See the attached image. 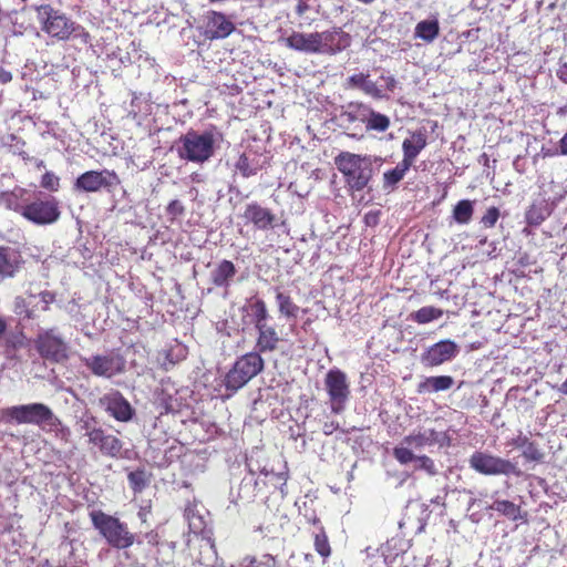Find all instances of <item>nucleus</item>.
Wrapping results in <instances>:
<instances>
[{
  "mask_svg": "<svg viewBox=\"0 0 567 567\" xmlns=\"http://www.w3.org/2000/svg\"><path fill=\"white\" fill-rule=\"evenodd\" d=\"M284 41L287 48L305 54L336 55L350 47L351 37L334 27L322 32L292 31Z\"/></svg>",
  "mask_w": 567,
  "mask_h": 567,
  "instance_id": "1",
  "label": "nucleus"
},
{
  "mask_svg": "<svg viewBox=\"0 0 567 567\" xmlns=\"http://www.w3.org/2000/svg\"><path fill=\"white\" fill-rule=\"evenodd\" d=\"M223 142L224 135L216 126L203 131L189 130L178 138L176 152L181 159L203 165L215 156Z\"/></svg>",
  "mask_w": 567,
  "mask_h": 567,
  "instance_id": "2",
  "label": "nucleus"
},
{
  "mask_svg": "<svg viewBox=\"0 0 567 567\" xmlns=\"http://www.w3.org/2000/svg\"><path fill=\"white\" fill-rule=\"evenodd\" d=\"M433 445L439 447L450 446L451 437L447 432L435 431L434 429L413 431L393 449V456L401 465H406L416 458L413 450H422L425 446Z\"/></svg>",
  "mask_w": 567,
  "mask_h": 567,
  "instance_id": "3",
  "label": "nucleus"
},
{
  "mask_svg": "<svg viewBox=\"0 0 567 567\" xmlns=\"http://www.w3.org/2000/svg\"><path fill=\"white\" fill-rule=\"evenodd\" d=\"M334 164L352 192L363 190L373 176V165L369 156L341 152L334 158Z\"/></svg>",
  "mask_w": 567,
  "mask_h": 567,
  "instance_id": "4",
  "label": "nucleus"
},
{
  "mask_svg": "<svg viewBox=\"0 0 567 567\" xmlns=\"http://www.w3.org/2000/svg\"><path fill=\"white\" fill-rule=\"evenodd\" d=\"M90 518L93 527L110 546L117 549H125L134 544V534H132L128 530L127 525L118 518L100 509L92 511L90 513Z\"/></svg>",
  "mask_w": 567,
  "mask_h": 567,
  "instance_id": "5",
  "label": "nucleus"
},
{
  "mask_svg": "<svg viewBox=\"0 0 567 567\" xmlns=\"http://www.w3.org/2000/svg\"><path fill=\"white\" fill-rule=\"evenodd\" d=\"M265 368V361L258 352H248L239 357L224 379L225 388L236 392L244 388Z\"/></svg>",
  "mask_w": 567,
  "mask_h": 567,
  "instance_id": "6",
  "label": "nucleus"
},
{
  "mask_svg": "<svg viewBox=\"0 0 567 567\" xmlns=\"http://www.w3.org/2000/svg\"><path fill=\"white\" fill-rule=\"evenodd\" d=\"M35 11L41 30L56 40H69L72 34L80 30L79 24L50 4L37 6Z\"/></svg>",
  "mask_w": 567,
  "mask_h": 567,
  "instance_id": "7",
  "label": "nucleus"
},
{
  "mask_svg": "<svg viewBox=\"0 0 567 567\" xmlns=\"http://www.w3.org/2000/svg\"><path fill=\"white\" fill-rule=\"evenodd\" d=\"M2 419L18 424L55 425L58 417L52 410L43 403L14 405L1 411Z\"/></svg>",
  "mask_w": 567,
  "mask_h": 567,
  "instance_id": "8",
  "label": "nucleus"
},
{
  "mask_svg": "<svg viewBox=\"0 0 567 567\" xmlns=\"http://www.w3.org/2000/svg\"><path fill=\"white\" fill-rule=\"evenodd\" d=\"M34 343L39 354L50 362L60 363L68 359V343L55 328L40 330Z\"/></svg>",
  "mask_w": 567,
  "mask_h": 567,
  "instance_id": "9",
  "label": "nucleus"
},
{
  "mask_svg": "<svg viewBox=\"0 0 567 567\" xmlns=\"http://www.w3.org/2000/svg\"><path fill=\"white\" fill-rule=\"evenodd\" d=\"M82 362L93 375L104 379L124 373L126 367L124 357L113 351L83 358Z\"/></svg>",
  "mask_w": 567,
  "mask_h": 567,
  "instance_id": "10",
  "label": "nucleus"
},
{
  "mask_svg": "<svg viewBox=\"0 0 567 567\" xmlns=\"http://www.w3.org/2000/svg\"><path fill=\"white\" fill-rule=\"evenodd\" d=\"M61 212L59 202L53 196L35 198L27 203L23 209V216L27 220L35 225H51L59 220Z\"/></svg>",
  "mask_w": 567,
  "mask_h": 567,
  "instance_id": "11",
  "label": "nucleus"
},
{
  "mask_svg": "<svg viewBox=\"0 0 567 567\" xmlns=\"http://www.w3.org/2000/svg\"><path fill=\"white\" fill-rule=\"evenodd\" d=\"M324 385L330 399L331 411L336 414L341 413L350 395L347 374L339 369H331L326 374Z\"/></svg>",
  "mask_w": 567,
  "mask_h": 567,
  "instance_id": "12",
  "label": "nucleus"
},
{
  "mask_svg": "<svg viewBox=\"0 0 567 567\" xmlns=\"http://www.w3.org/2000/svg\"><path fill=\"white\" fill-rule=\"evenodd\" d=\"M470 466L483 475L518 474L517 467L509 460L488 453L475 452L470 457Z\"/></svg>",
  "mask_w": 567,
  "mask_h": 567,
  "instance_id": "13",
  "label": "nucleus"
},
{
  "mask_svg": "<svg viewBox=\"0 0 567 567\" xmlns=\"http://www.w3.org/2000/svg\"><path fill=\"white\" fill-rule=\"evenodd\" d=\"M460 352L458 344L444 339L427 347L420 355L421 363L426 368H434L452 361Z\"/></svg>",
  "mask_w": 567,
  "mask_h": 567,
  "instance_id": "14",
  "label": "nucleus"
},
{
  "mask_svg": "<svg viewBox=\"0 0 567 567\" xmlns=\"http://www.w3.org/2000/svg\"><path fill=\"white\" fill-rule=\"evenodd\" d=\"M99 406L118 422H130L135 415L131 403L117 390H111L99 399Z\"/></svg>",
  "mask_w": 567,
  "mask_h": 567,
  "instance_id": "15",
  "label": "nucleus"
},
{
  "mask_svg": "<svg viewBox=\"0 0 567 567\" xmlns=\"http://www.w3.org/2000/svg\"><path fill=\"white\" fill-rule=\"evenodd\" d=\"M117 183V175L113 171H87L76 178L74 187L78 190L95 193L103 188H110Z\"/></svg>",
  "mask_w": 567,
  "mask_h": 567,
  "instance_id": "16",
  "label": "nucleus"
},
{
  "mask_svg": "<svg viewBox=\"0 0 567 567\" xmlns=\"http://www.w3.org/2000/svg\"><path fill=\"white\" fill-rule=\"evenodd\" d=\"M200 29L206 39L218 40L230 35L235 30V24L224 13L208 11L203 16Z\"/></svg>",
  "mask_w": 567,
  "mask_h": 567,
  "instance_id": "17",
  "label": "nucleus"
},
{
  "mask_svg": "<svg viewBox=\"0 0 567 567\" xmlns=\"http://www.w3.org/2000/svg\"><path fill=\"white\" fill-rule=\"evenodd\" d=\"M25 260L22 252L11 246H0V281L16 278Z\"/></svg>",
  "mask_w": 567,
  "mask_h": 567,
  "instance_id": "18",
  "label": "nucleus"
},
{
  "mask_svg": "<svg viewBox=\"0 0 567 567\" xmlns=\"http://www.w3.org/2000/svg\"><path fill=\"white\" fill-rule=\"evenodd\" d=\"M243 218L246 223L252 224L258 230L272 229L276 226L277 217L268 208L261 206L257 202L246 205Z\"/></svg>",
  "mask_w": 567,
  "mask_h": 567,
  "instance_id": "19",
  "label": "nucleus"
},
{
  "mask_svg": "<svg viewBox=\"0 0 567 567\" xmlns=\"http://www.w3.org/2000/svg\"><path fill=\"white\" fill-rule=\"evenodd\" d=\"M89 442L97 446L103 455L109 457L118 458L123 449V442L104 432V430H92L89 433Z\"/></svg>",
  "mask_w": 567,
  "mask_h": 567,
  "instance_id": "20",
  "label": "nucleus"
},
{
  "mask_svg": "<svg viewBox=\"0 0 567 567\" xmlns=\"http://www.w3.org/2000/svg\"><path fill=\"white\" fill-rule=\"evenodd\" d=\"M426 145L427 137L423 131L419 130L415 132H411L409 137H406L402 143V162L412 167L415 159L417 158L420 153L426 147Z\"/></svg>",
  "mask_w": 567,
  "mask_h": 567,
  "instance_id": "21",
  "label": "nucleus"
},
{
  "mask_svg": "<svg viewBox=\"0 0 567 567\" xmlns=\"http://www.w3.org/2000/svg\"><path fill=\"white\" fill-rule=\"evenodd\" d=\"M266 161L254 151L244 152L239 155L235 163V171L243 177L249 178L255 176L265 167Z\"/></svg>",
  "mask_w": 567,
  "mask_h": 567,
  "instance_id": "22",
  "label": "nucleus"
},
{
  "mask_svg": "<svg viewBox=\"0 0 567 567\" xmlns=\"http://www.w3.org/2000/svg\"><path fill=\"white\" fill-rule=\"evenodd\" d=\"M258 337L256 340L255 351L258 354L272 352L278 348L280 338L275 327L270 324L259 326L256 328Z\"/></svg>",
  "mask_w": 567,
  "mask_h": 567,
  "instance_id": "23",
  "label": "nucleus"
},
{
  "mask_svg": "<svg viewBox=\"0 0 567 567\" xmlns=\"http://www.w3.org/2000/svg\"><path fill=\"white\" fill-rule=\"evenodd\" d=\"M29 192L22 187L0 193V205L23 216V209L29 202Z\"/></svg>",
  "mask_w": 567,
  "mask_h": 567,
  "instance_id": "24",
  "label": "nucleus"
},
{
  "mask_svg": "<svg viewBox=\"0 0 567 567\" xmlns=\"http://www.w3.org/2000/svg\"><path fill=\"white\" fill-rule=\"evenodd\" d=\"M236 272L235 265L224 259L210 271V281L215 287L228 288Z\"/></svg>",
  "mask_w": 567,
  "mask_h": 567,
  "instance_id": "25",
  "label": "nucleus"
},
{
  "mask_svg": "<svg viewBox=\"0 0 567 567\" xmlns=\"http://www.w3.org/2000/svg\"><path fill=\"white\" fill-rule=\"evenodd\" d=\"M454 385V379L450 375L427 377L417 385L419 393H434L447 391Z\"/></svg>",
  "mask_w": 567,
  "mask_h": 567,
  "instance_id": "26",
  "label": "nucleus"
},
{
  "mask_svg": "<svg viewBox=\"0 0 567 567\" xmlns=\"http://www.w3.org/2000/svg\"><path fill=\"white\" fill-rule=\"evenodd\" d=\"M369 105L361 102H350L340 113V117L343 122L354 123L357 121L365 123Z\"/></svg>",
  "mask_w": 567,
  "mask_h": 567,
  "instance_id": "27",
  "label": "nucleus"
},
{
  "mask_svg": "<svg viewBox=\"0 0 567 567\" xmlns=\"http://www.w3.org/2000/svg\"><path fill=\"white\" fill-rule=\"evenodd\" d=\"M512 444L516 447L523 449V456L527 461L539 462L544 457V454L538 449L537 444L530 442L526 435L519 434L512 440Z\"/></svg>",
  "mask_w": 567,
  "mask_h": 567,
  "instance_id": "28",
  "label": "nucleus"
},
{
  "mask_svg": "<svg viewBox=\"0 0 567 567\" xmlns=\"http://www.w3.org/2000/svg\"><path fill=\"white\" fill-rule=\"evenodd\" d=\"M411 168L408 164L402 161L392 169L384 172L383 174V189L391 192L396 185L404 178L408 171Z\"/></svg>",
  "mask_w": 567,
  "mask_h": 567,
  "instance_id": "29",
  "label": "nucleus"
},
{
  "mask_svg": "<svg viewBox=\"0 0 567 567\" xmlns=\"http://www.w3.org/2000/svg\"><path fill=\"white\" fill-rule=\"evenodd\" d=\"M247 309L250 311L249 315L251 317L255 329L259 326L268 324L269 312L262 299H251Z\"/></svg>",
  "mask_w": 567,
  "mask_h": 567,
  "instance_id": "30",
  "label": "nucleus"
},
{
  "mask_svg": "<svg viewBox=\"0 0 567 567\" xmlns=\"http://www.w3.org/2000/svg\"><path fill=\"white\" fill-rule=\"evenodd\" d=\"M491 509L498 512L501 515L507 517L511 520L523 519L520 506L506 499H496L491 506Z\"/></svg>",
  "mask_w": 567,
  "mask_h": 567,
  "instance_id": "31",
  "label": "nucleus"
},
{
  "mask_svg": "<svg viewBox=\"0 0 567 567\" xmlns=\"http://www.w3.org/2000/svg\"><path fill=\"white\" fill-rule=\"evenodd\" d=\"M439 32L440 25L437 20H423L416 24L414 35L426 42H432L439 35Z\"/></svg>",
  "mask_w": 567,
  "mask_h": 567,
  "instance_id": "32",
  "label": "nucleus"
},
{
  "mask_svg": "<svg viewBox=\"0 0 567 567\" xmlns=\"http://www.w3.org/2000/svg\"><path fill=\"white\" fill-rule=\"evenodd\" d=\"M474 213V202L470 199L460 200L453 208V219L461 225H466L471 221Z\"/></svg>",
  "mask_w": 567,
  "mask_h": 567,
  "instance_id": "33",
  "label": "nucleus"
},
{
  "mask_svg": "<svg viewBox=\"0 0 567 567\" xmlns=\"http://www.w3.org/2000/svg\"><path fill=\"white\" fill-rule=\"evenodd\" d=\"M365 127L368 131H375L380 133L385 132L390 127V118L386 115L375 112L373 109L369 107L365 118Z\"/></svg>",
  "mask_w": 567,
  "mask_h": 567,
  "instance_id": "34",
  "label": "nucleus"
},
{
  "mask_svg": "<svg viewBox=\"0 0 567 567\" xmlns=\"http://www.w3.org/2000/svg\"><path fill=\"white\" fill-rule=\"evenodd\" d=\"M258 486V481L255 478V473L249 468V474L246 475L239 485L238 497L245 502H251L255 498V489Z\"/></svg>",
  "mask_w": 567,
  "mask_h": 567,
  "instance_id": "35",
  "label": "nucleus"
},
{
  "mask_svg": "<svg viewBox=\"0 0 567 567\" xmlns=\"http://www.w3.org/2000/svg\"><path fill=\"white\" fill-rule=\"evenodd\" d=\"M443 316V310L433 306L422 307L411 313V319L419 324H425L437 320Z\"/></svg>",
  "mask_w": 567,
  "mask_h": 567,
  "instance_id": "36",
  "label": "nucleus"
},
{
  "mask_svg": "<svg viewBox=\"0 0 567 567\" xmlns=\"http://www.w3.org/2000/svg\"><path fill=\"white\" fill-rule=\"evenodd\" d=\"M549 215L547 206L543 203L533 204L525 214L526 223L530 226H539Z\"/></svg>",
  "mask_w": 567,
  "mask_h": 567,
  "instance_id": "37",
  "label": "nucleus"
},
{
  "mask_svg": "<svg viewBox=\"0 0 567 567\" xmlns=\"http://www.w3.org/2000/svg\"><path fill=\"white\" fill-rule=\"evenodd\" d=\"M313 524L318 525V530L315 533V548L319 555L322 557H328L331 554L328 536L323 527L320 525V520L318 518L313 519Z\"/></svg>",
  "mask_w": 567,
  "mask_h": 567,
  "instance_id": "38",
  "label": "nucleus"
},
{
  "mask_svg": "<svg viewBox=\"0 0 567 567\" xmlns=\"http://www.w3.org/2000/svg\"><path fill=\"white\" fill-rule=\"evenodd\" d=\"M276 301L278 305V310L282 316L287 318H296L298 316L299 307L292 302L288 295L278 291L276 295Z\"/></svg>",
  "mask_w": 567,
  "mask_h": 567,
  "instance_id": "39",
  "label": "nucleus"
},
{
  "mask_svg": "<svg viewBox=\"0 0 567 567\" xmlns=\"http://www.w3.org/2000/svg\"><path fill=\"white\" fill-rule=\"evenodd\" d=\"M127 480L134 493H141L148 485V478L144 470L128 473Z\"/></svg>",
  "mask_w": 567,
  "mask_h": 567,
  "instance_id": "40",
  "label": "nucleus"
},
{
  "mask_svg": "<svg viewBox=\"0 0 567 567\" xmlns=\"http://www.w3.org/2000/svg\"><path fill=\"white\" fill-rule=\"evenodd\" d=\"M413 462H416V470L424 471L430 476H435L439 473L434 461L427 455H416Z\"/></svg>",
  "mask_w": 567,
  "mask_h": 567,
  "instance_id": "41",
  "label": "nucleus"
},
{
  "mask_svg": "<svg viewBox=\"0 0 567 567\" xmlns=\"http://www.w3.org/2000/svg\"><path fill=\"white\" fill-rule=\"evenodd\" d=\"M363 91L367 95L381 100V99H389V95L383 92L372 80L369 79V75L363 81L362 87L360 89Z\"/></svg>",
  "mask_w": 567,
  "mask_h": 567,
  "instance_id": "42",
  "label": "nucleus"
},
{
  "mask_svg": "<svg viewBox=\"0 0 567 567\" xmlns=\"http://www.w3.org/2000/svg\"><path fill=\"white\" fill-rule=\"evenodd\" d=\"M185 517L188 520L189 530L199 534L204 530L205 522L202 516L195 515L192 508H186Z\"/></svg>",
  "mask_w": 567,
  "mask_h": 567,
  "instance_id": "43",
  "label": "nucleus"
},
{
  "mask_svg": "<svg viewBox=\"0 0 567 567\" xmlns=\"http://www.w3.org/2000/svg\"><path fill=\"white\" fill-rule=\"evenodd\" d=\"M13 312L23 319H32L34 317L33 311L29 309L25 299L21 296L14 298Z\"/></svg>",
  "mask_w": 567,
  "mask_h": 567,
  "instance_id": "44",
  "label": "nucleus"
},
{
  "mask_svg": "<svg viewBox=\"0 0 567 567\" xmlns=\"http://www.w3.org/2000/svg\"><path fill=\"white\" fill-rule=\"evenodd\" d=\"M277 560L276 557L270 554L261 555L259 558L251 557L249 558V564L247 567H276Z\"/></svg>",
  "mask_w": 567,
  "mask_h": 567,
  "instance_id": "45",
  "label": "nucleus"
},
{
  "mask_svg": "<svg viewBox=\"0 0 567 567\" xmlns=\"http://www.w3.org/2000/svg\"><path fill=\"white\" fill-rule=\"evenodd\" d=\"M499 218V209L497 207H489L484 216L481 218V224L486 228L495 226Z\"/></svg>",
  "mask_w": 567,
  "mask_h": 567,
  "instance_id": "46",
  "label": "nucleus"
},
{
  "mask_svg": "<svg viewBox=\"0 0 567 567\" xmlns=\"http://www.w3.org/2000/svg\"><path fill=\"white\" fill-rule=\"evenodd\" d=\"M59 181H60L59 177L55 176L53 173L47 172L42 176L41 186L43 188H45V189H49V190H52V192H56L59 186H60Z\"/></svg>",
  "mask_w": 567,
  "mask_h": 567,
  "instance_id": "47",
  "label": "nucleus"
},
{
  "mask_svg": "<svg viewBox=\"0 0 567 567\" xmlns=\"http://www.w3.org/2000/svg\"><path fill=\"white\" fill-rule=\"evenodd\" d=\"M166 213L172 216V218H175L184 215L185 208L178 199H174L167 205Z\"/></svg>",
  "mask_w": 567,
  "mask_h": 567,
  "instance_id": "48",
  "label": "nucleus"
},
{
  "mask_svg": "<svg viewBox=\"0 0 567 567\" xmlns=\"http://www.w3.org/2000/svg\"><path fill=\"white\" fill-rule=\"evenodd\" d=\"M39 297L41 299V302L43 303V307H42V310L43 311H47L49 310V306L54 302L55 300V293L51 292V291H41L39 293Z\"/></svg>",
  "mask_w": 567,
  "mask_h": 567,
  "instance_id": "49",
  "label": "nucleus"
},
{
  "mask_svg": "<svg viewBox=\"0 0 567 567\" xmlns=\"http://www.w3.org/2000/svg\"><path fill=\"white\" fill-rule=\"evenodd\" d=\"M380 78L385 82L386 92L393 93L399 85L398 80L391 74H382Z\"/></svg>",
  "mask_w": 567,
  "mask_h": 567,
  "instance_id": "50",
  "label": "nucleus"
},
{
  "mask_svg": "<svg viewBox=\"0 0 567 567\" xmlns=\"http://www.w3.org/2000/svg\"><path fill=\"white\" fill-rule=\"evenodd\" d=\"M367 76L368 74L364 73H355L348 78V84L351 87L361 89Z\"/></svg>",
  "mask_w": 567,
  "mask_h": 567,
  "instance_id": "51",
  "label": "nucleus"
},
{
  "mask_svg": "<svg viewBox=\"0 0 567 567\" xmlns=\"http://www.w3.org/2000/svg\"><path fill=\"white\" fill-rule=\"evenodd\" d=\"M81 430L84 431V435L89 437V433L92 430H102L101 427L95 426L94 419H87L83 421V424L81 425Z\"/></svg>",
  "mask_w": 567,
  "mask_h": 567,
  "instance_id": "52",
  "label": "nucleus"
},
{
  "mask_svg": "<svg viewBox=\"0 0 567 567\" xmlns=\"http://www.w3.org/2000/svg\"><path fill=\"white\" fill-rule=\"evenodd\" d=\"M339 429V423L338 422H334V421H328V422H324L323 426H322V432L326 434V435H331L334 431H337Z\"/></svg>",
  "mask_w": 567,
  "mask_h": 567,
  "instance_id": "53",
  "label": "nucleus"
},
{
  "mask_svg": "<svg viewBox=\"0 0 567 567\" xmlns=\"http://www.w3.org/2000/svg\"><path fill=\"white\" fill-rule=\"evenodd\" d=\"M309 10V4L307 3L306 0H299L297 6H296V13L299 16V17H302L306 11Z\"/></svg>",
  "mask_w": 567,
  "mask_h": 567,
  "instance_id": "54",
  "label": "nucleus"
},
{
  "mask_svg": "<svg viewBox=\"0 0 567 567\" xmlns=\"http://www.w3.org/2000/svg\"><path fill=\"white\" fill-rule=\"evenodd\" d=\"M11 80H12L11 72L0 68V83L7 84V83L11 82Z\"/></svg>",
  "mask_w": 567,
  "mask_h": 567,
  "instance_id": "55",
  "label": "nucleus"
},
{
  "mask_svg": "<svg viewBox=\"0 0 567 567\" xmlns=\"http://www.w3.org/2000/svg\"><path fill=\"white\" fill-rule=\"evenodd\" d=\"M558 146H559V154L567 156V132L560 138Z\"/></svg>",
  "mask_w": 567,
  "mask_h": 567,
  "instance_id": "56",
  "label": "nucleus"
},
{
  "mask_svg": "<svg viewBox=\"0 0 567 567\" xmlns=\"http://www.w3.org/2000/svg\"><path fill=\"white\" fill-rule=\"evenodd\" d=\"M559 80L567 83V64H563L556 72Z\"/></svg>",
  "mask_w": 567,
  "mask_h": 567,
  "instance_id": "57",
  "label": "nucleus"
},
{
  "mask_svg": "<svg viewBox=\"0 0 567 567\" xmlns=\"http://www.w3.org/2000/svg\"><path fill=\"white\" fill-rule=\"evenodd\" d=\"M365 220H367V224L370 225V224H375L378 221V214H368L365 216Z\"/></svg>",
  "mask_w": 567,
  "mask_h": 567,
  "instance_id": "58",
  "label": "nucleus"
},
{
  "mask_svg": "<svg viewBox=\"0 0 567 567\" xmlns=\"http://www.w3.org/2000/svg\"><path fill=\"white\" fill-rule=\"evenodd\" d=\"M558 391L561 394L567 395V379L560 384V386L558 388Z\"/></svg>",
  "mask_w": 567,
  "mask_h": 567,
  "instance_id": "59",
  "label": "nucleus"
},
{
  "mask_svg": "<svg viewBox=\"0 0 567 567\" xmlns=\"http://www.w3.org/2000/svg\"><path fill=\"white\" fill-rule=\"evenodd\" d=\"M7 330V323L6 321L0 317V337L6 332Z\"/></svg>",
  "mask_w": 567,
  "mask_h": 567,
  "instance_id": "60",
  "label": "nucleus"
},
{
  "mask_svg": "<svg viewBox=\"0 0 567 567\" xmlns=\"http://www.w3.org/2000/svg\"><path fill=\"white\" fill-rule=\"evenodd\" d=\"M474 504H475V499L473 498V499H471V502H470L468 509H470Z\"/></svg>",
  "mask_w": 567,
  "mask_h": 567,
  "instance_id": "61",
  "label": "nucleus"
}]
</instances>
